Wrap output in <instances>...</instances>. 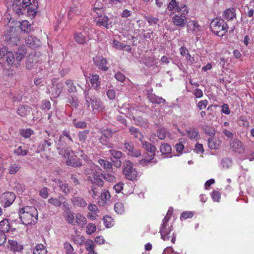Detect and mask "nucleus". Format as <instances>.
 <instances>
[{"instance_id": "nucleus-51", "label": "nucleus", "mask_w": 254, "mask_h": 254, "mask_svg": "<svg viewBox=\"0 0 254 254\" xmlns=\"http://www.w3.org/2000/svg\"><path fill=\"white\" fill-rule=\"evenodd\" d=\"M103 220L104 225L107 228H110L114 225L113 219L109 216H106L103 217Z\"/></svg>"}, {"instance_id": "nucleus-11", "label": "nucleus", "mask_w": 254, "mask_h": 254, "mask_svg": "<svg viewBox=\"0 0 254 254\" xmlns=\"http://www.w3.org/2000/svg\"><path fill=\"white\" fill-rule=\"evenodd\" d=\"M71 201L73 206L75 208H84L87 205L86 200L83 197L80 196L77 191L73 193Z\"/></svg>"}, {"instance_id": "nucleus-30", "label": "nucleus", "mask_w": 254, "mask_h": 254, "mask_svg": "<svg viewBox=\"0 0 254 254\" xmlns=\"http://www.w3.org/2000/svg\"><path fill=\"white\" fill-rule=\"evenodd\" d=\"M8 244L9 245V248L13 252H19L23 249L22 245L18 244V243L14 240H8Z\"/></svg>"}, {"instance_id": "nucleus-43", "label": "nucleus", "mask_w": 254, "mask_h": 254, "mask_svg": "<svg viewBox=\"0 0 254 254\" xmlns=\"http://www.w3.org/2000/svg\"><path fill=\"white\" fill-rule=\"evenodd\" d=\"M90 82L95 89H97L100 86L99 76L98 74H92L90 77Z\"/></svg>"}, {"instance_id": "nucleus-41", "label": "nucleus", "mask_w": 254, "mask_h": 254, "mask_svg": "<svg viewBox=\"0 0 254 254\" xmlns=\"http://www.w3.org/2000/svg\"><path fill=\"white\" fill-rule=\"evenodd\" d=\"M188 136L190 139H197L199 137V132L196 128L190 129L187 131Z\"/></svg>"}, {"instance_id": "nucleus-37", "label": "nucleus", "mask_w": 254, "mask_h": 254, "mask_svg": "<svg viewBox=\"0 0 254 254\" xmlns=\"http://www.w3.org/2000/svg\"><path fill=\"white\" fill-rule=\"evenodd\" d=\"M148 97L149 101L153 103L160 104L165 102V100L162 97L156 96L154 94H150Z\"/></svg>"}, {"instance_id": "nucleus-6", "label": "nucleus", "mask_w": 254, "mask_h": 254, "mask_svg": "<svg viewBox=\"0 0 254 254\" xmlns=\"http://www.w3.org/2000/svg\"><path fill=\"white\" fill-rule=\"evenodd\" d=\"M228 26L222 18L213 19L210 23V28L218 36H223L227 32Z\"/></svg>"}, {"instance_id": "nucleus-4", "label": "nucleus", "mask_w": 254, "mask_h": 254, "mask_svg": "<svg viewBox=\"0 0 254 254\" xmlns=\"http://www.w3.org/2000/svg\"><path fill=\"white\" fill-rule=\"evenodd\" d=\"M101 168L97 165L92 163L89 167H87L84 170V174L86 175L92 174L87 178V180L90 182L93 185H96L99 187H102L104 185V181L102 179V174Z\"/></svg>"}, {"instance_id": "nucleus-32", "label": "nucleus", "mask_w": 254, "mask_h": 254, "mask_svg": "<svg viewBox=\"0 0 254 254\" xmlns=\"http://www.w3.org/2000/svg\"><path fill=\"white\" fill-rule=\"evenodd\" d=\"M47 251L43 244L37 245L33 249V254H47Z\"/></svg>"}, {"instance_id": "nucleus-23", "label": "nucleus", "mask_w": 254, "mask_h": 254, "mask_svg": "<svg viewBox=\"0 0 254 254\" xmlns=\"http://www.w3.org/2000/svg\"><path fill=\"white\" fill-rule=\"evenodd\" d=\"M52 143L50 141V139H45L40 143L38 148L37 152L39 153L41 151H50V148H49Z\"/></svg>"}, {"instance_id": "nucleus-14", "label": "nucleus", "mask_w": 254, "mask_h": 254, "mask_svg": "<svg viewBox=\"0 0 254 254\" xmlns=\"http://www.w3.org/2000/svg\"><path fill=\"white\" fill-rule=\"evenodd\" d=\"M15 195L14 193L11 192H6L4 193L1 197V202L3 204L4 207L9 206L14 201Z\"/></svg>"}, {"instance_id": "nucleus-58", "label": "nucleus", "mask_w": 254, "mask_h": 254, "mask_svg": "<svg viewBox=\"0 0 254 254\" xmlns=\"http://www.w3.org/2000/svg\"><path fill=\"white\" fill-rule=\"evenodd\" d=\"M145 18L148 22L149 25L151 26L156 25L159 22V19L158 18L152 16H146Z\"/></svg>"}, {"instance_id": "nucleus-25", "label": "nucleus", "mask_w": 254, "mask_h": 254, "mask_svg": "<svg viewBox=\"0 0 254 254\" xmlns=\"http://www.w3.org/2000/svg\"><path fill=\"white\" fill-rule=\"evenodd\" d=\"M75 225L84 228L87 224V220L85 217L80 213L75 214Z\"/></svg>"}, {"instance_id": "nucleus-21", "label": "nucleus", "mask_w": 254, "mask_h": 254, "mask_svg": "<svg viewBox=\"0 0 254 254\" xmlns=\"http://www.w3.org/2000/svg\"><path fill=\"white\" fill-rule=\"evenodd\" d=\"M158 63L157 59L154 57H148L144 61L145 65L149 67H153V69L155 68L156 69L155 71V73H158L159 71V67L157 65Z\"/></svg>"}, {"instance_id": "nucleus-52", "label": "nucleus", "mask_w": 254, "mask_h": 254, "mask_svg": "<svg viewBox=\"0 0 254 254\" xmlns=\"http://www.w3.org/2000/svg\"><path fill=\"white\" fill-rule=\"evenodd\" d=\"M65 84L67 87V90L69 92H75L76 91V87L71 80H67L65 81Z\"/></svg>"}, {"instance_id": "nucleus-13", "label": "nucleus", "mask_w": 254, "mask_h": 254, "mask_svg": "<svg viewBox=\"0 0 254 254\" xmlns=\"http://www.w3.org/2000/svg\"><path fill=\"white\" fill-rule=\"evenodd\" d=\"M63 209L65 213V219L66 222L72 226L75 225V214L73 212L70 210L68 206L65 205V202H64L63 204Z\"/></svg>"}, {"instance_id": "nucleus-16", "label": "nucleus", "mask_w": 254, "mask_h": 254, "mask_svg": "<svg viewBox=\"0 0 254 254\" xmlns=\"http://www.w3.org/2000/svg\"><path fill=\"white\" fill-rule=\"evenodd\" d=\"M124 147L127 151H128L129 155L134 157H138L141 155L140 152L134 148L131 142L126 141L125 143Z\"/></svg>"}, {"instance_id": "nucleus-39", "label": "nucleus", "mask_w": 254, "mask_h": 254, "mask_svg": "<svg viewBox=\"0 0 254 254\" xmlns=\"http://www.w3.org/2000/svg\"><path fill=\"white\" fill-rule=\"evenodd\" d=\"M108 18L107 16L103 15L99 16L98 18L96 19V22L100 25L103 26L107 28H109L108 24Z\"/></svg>"}, {"instance_id": "nucleus-5", "label": "nucleus", "mask_w": 254, "mask_h": 254, "mask_svg": "<svg viewBox=\"0 0 254 254\" xmlns=\"http://www.w3.org/2000/svg\"><path fill=\"white\" fill-rule=\"evenodd\" d=\"M85 104L89 110H91L94 113L103 111L104 106L101 100L91 94V90L84 91Z\"/></svg>"}, {"instance_id": "nucleus-27", "label": "nucleus", "mask_w": 254, "mask_h": 254, "mask_svg": "<svg viewBox=\"0 0 254 254\" xmlns=\"http://www.w3.org/2000/svg\"><path fill=\"white\" fill-rule=\"evenodd\" d=\"M111 195L108 190L104 189L101 192L98 201L102 205L106 203L110 198Z\"/></svg>"}, {"instance_id": "nucleus-61", "label": "nucleus", "mask_w": 254, "mask_h": 254, "mask_svg": "<svg viewBox=\"0 0 254 254\" xmlns=\"http://www.w3.org/2000/svg\"><path fill=\"white\" fill-rule=\"evenodd\" d=\"M7 63L12 64L14 62V54L11 52H6L5 53V57L4 58Z\"/></svg>"}, {"instance_id": "nucleus-17", "label": "nucleus", "mask_w": 254, "mask_h": 254, "mask_svg": "<svg viewBox=\"0 0 254 254\" xmlns=\"http://www.w3.org/2000/svg\"><path fill=\"white\" fill-rule=\"evenodd\" d=\"M93 61L95 65L100 69L104 71L107 70L109 68L106 65L107 60L102 56H97L93 58Z\"/></svg>"}, {"instance_id": "nucleus-7", "label": "nucleus", "mask_w": 254, "mask_h": 254, "mask_svg": "<svg viewBox=\"0 0 254 254\" xmlns=\"http://www.w3.org/2000/svg\"><path fill=\"white\" fill-rule=\"evenodd\" d=\"M18 26H9L5 33L4 39L7 44L11 46L17 45L19 41Z\"/></svg>"}, {"instance_id": "nucleus-44", "label": "nucleus", "mask_w": 254, "mask_h": 254, "mask_svg": "<svg viewBox=\"0 0 254 254\" xmlns=\"http://www.w3.org/2000/svg\"><path fill=\"white\" fill-rule=\"evenodd\" d=\"M98 162L106 171H110L112 169V164L106 160L100 159L99 160Z\"/></svg>"}, {"instance_id": "nucleus-38", "label": "nucleus", "mask_w": 254, "mask_h": 254, "mask_svg": "<svg viewBox=\"0 0 254 254\" xmlns=\"http://www.w3.org/2000/svg\"><path fill=\"white\" fill-rule=\"evenodd\" d=\"M63 196H59L58 198L51 197L48 199V203L54 206L55 207H60L62 205Z\"/></svg>"}, {"instance_id": "nucleus-42", "label": "nucleus", "mask_w": 254, "mask_h": 254, "mask_svg": "<svg viewBox=\"0 0 254 254\" xmlns=\"http://www.w3.org/2000/svg\"><path fill=\"white\" fill-rule=\"evenodd\" d=\"M75 41L79 44H83L85 43V36L81 32H76L74 35Z\"/></svg>"}, {"instance_id": "nucleus-2", "label": "nucleus", "mask_w": 254, "mask_h": 254, "mask_svg": "<svg viewBox=\"0 0 254 254\" xmlns=\"http://www.w3.org/2000/svg\"><path fill=\"white\" fill-rule=\"evenodd\" d=\"M172 213L173 208H170L162 221V224L160 229V233L161 238L164 241H168L170 240L173 244H174L176 241V235L172 232V225L169 226L168 224V221Z\"/></svg>"}, {"instance_id": "nucleus-12", "label": "nucleus", "mask_w": 254, "mask_h": 254, "mask_svg": "<svg viewBox=\"0 0 254 254\" xmlns=\"http://www.w3.org/2000/svg\"><path fill=\"white\" fill-rule=\"evenodd\" d=\"M230 147L235 153L242 154L245 152L243 142L237 138H232L230 141Z\"/></svg>"}, {"instance_id": "nucleus-18", "label": "nucleus", "mask_w": 254, "mask_h": 254, "mask_svg": "<svg viewBox=\"0 0 254 254\" xmlns=\"http://www.w3.org/2000/svg\"><path fill=\"white\" fill-rule=\"evenodd\" d=\"M64 88V84L62 82H58L53 84L51 87L50 92L54 98L58 97L62 93Z\"/></svg>"}, {"instance_id": "nucleus-50", "label": "nucleus", "mask_w": 254, "mask_h": 254, "mask_svg": "<svg viewBox=\"0 0 254 254\" xmlns=\"http://www.w3.org/2000/svg\"><path fill=\"white\" fill-rule=\"evenodd\" d=\"M160 152L164 154L170 153L171 152V146L167 143L162 144L160 148Z\"/></svg>"}, {"instance_id": "nucleus-40", "label": "nucleus", "mask_w": 254, "mask_h": 254, "mask_svg": "<svg viewBox=\"0 0 254 254\" xmlns=\"http://www.w3.org/2000/svg\"><path fill=\"white\" fill-rule=\"evenodd\" d=\"M129 130L131 134L133 135L135 138H138L140 141H141L143 136L137 128L131 127L129 128Z\"/></svg>"}, {"instance_id": "nucleus-60", "label": "nucleus", "mask_w": 254, "mask_h": 254, "mask_svg": "<svg viewBox=\"0 0 254 254\" xmlns=\"http://www.w3.org/2000/svg\"><path fill=\"white\" fill-rule=\"evenodd\" d=\"M14 153L18 156H25L27 155L28 151L27 149L20 146L16 149L14 150Z\"/></svg>"}, {"instance_id": "nucleus-47", "label": "nucleus", "mask_w": 254, "mask_h": 254, "mask_svg": "<svg viewBox=\"0 0 254 254\" xmlns=\"http://www.w3.org/2000/svg\"><path fill=\"white\" fill-rule=\"evenodd\" d=\"M155 154L153 153L147 157L145 156L143 159L140 160L139 163L143 166H147L154 159Z\"/></svg>"}, {"instance_id": "nucleus-56", "label": "nucleus", "mask_w": 254, "mask_h": 254, "mask_svg": "<svg viewBox=\"0 0 254 254\" xmlns=\"http://www.w3.org/2000/svg\"><path fill=\"white\" fill-rule=\"evenodd\" d=\"M20 168L19 164H12L8 167V173L9 174L12 175L15 174Z\"/></svg>"}, {"instance_id": "nucleus-62", "label": "nucleus", "mask_w": 254, "mask_h": 254, "mask_svg": "<svg viewBox=\"0 0 254 254\" xmlns=\"http://www.w3.org/2000/svg\"><path fill=\"white\" fill-rule=\"evenodd\" d=\"M109 152L114 158L117 159H120L123 156L122 152L118 150L110 149Z\"/></svg>"}, {"instance_id": "nucleus-19", "label": "nucleus", "mask_w": 254, "mask_h": 254, "mask_svg": "<svg viewBox=\"0 0 254 254\" xmlns=\"http://www.w3.org/2000/svg\"><path fill=\"white\" fill-rule=\"evenodd\" d=\"M70 153L68 155H64L63 156L66 159V163L67 165L72 167H80L82 163L80 162L79 159L76 156H70Z\"/></svg>"}, {"instance_id": "nucleus-35", "label": "nucleus", "mask_w": 254, "mask_h": 254, "mask_svg": "<svg viewBox=\"0 0 254 254\" xmlns=\"http://www.w3.org/2000/svg\"><path fill=\"white\" fill-rule=\"evenodd\" d=\"M10 229V223L8 219H5L0 222V230L6 233L9 232Z\"/></svg>"}, {"instance_id": "nucleus-33", "label": "nucleus", "mask_w": 254, "mask_h": 254, "mask_svg": "<svg viewBox=\"0 0 254 254\" xmlns=\"http://www.w3.org/2000/svg\"><path fill=\"white\" fill-rule=\"evenodd\" d=\"M141 144L142 147L146 151L152 153H154L156 150V147L146 141H142L141 140Z\"/></svg>"}, {"instance_id": "nucleus-29", "label": "nucleus", "mask_w": 254, "mask_h": 254, "mask_svg": "<svg viewBox=\"0 0 254 254\" xmlns=\"http://www.w3.org/2000/svg\"><path fill=\"white\" fill-rule=\"evenodd\" d=\"M90 130L89 129L83 130L78 132L77 137L79 142L81 144L86 143V140L89 136Z\"/></svg>"}, {"instance_id": "nucleus-36", "label": "nucleus", "mask_w": 254, "mask_h": 254, "mask_svg": "<svg viewBox=\"0 0 254 254\" xmlns=\"http://www.w3.org/2000/svg\"><path fill=\"white\" fill-rule=\"evenodd\" d=\"M26 54L24 50L18 49L14 55V62H17L18 63L25 57Z\"/></svg>"}, {"instance_id": "nucleus-46", "label": "nucleus", "mask_w": 254, "mask_h": 254, "mask_svg": "<svg viewBox=\"0 0 254 254\" xmlns=\"http://www.w3.org/2000/svg\"><path fill=\"white\" fill-rule=\"evenodd\" d=\"M188 30L193 32L199 31L200 27L198 23L193 21H190L189 22L188 25Z\"/></svg>"}, {"instance_id": "nucleus-20", "label": "nucleus", "mask_w": 254, "mask_h": 254, "mask_svg": "<svg viewBox=\"0 0 254 254\" xmlns=\"http://www.w3.org/2000/svg\"><path fill=\"white\" fill-rule=\"evenodd\" d=\"M223 19L227 21H233L236 18V9L234 8H229L226 9L222 14Z\"/></svg>"}, {"instance_id": "nucleus-24", "label": "nucleus", "mask_w": 254, "mask_h": 254, "mask_svg": "<svg viewBox=\"0 0 254 254\" xmlns=\"http://www.w3.org/2000/svg\"><path fill=\"white\" fill-rule=\"evenodd\" d=\"M183 6H187L185 4L179 5V3L177 0H171L167 6L169 11L176 10L177 12H180L179 9L183 7Z\"/></svg>"}, {"instance_id": "nucleus-31", "label": "nucleus", "mask_w": 254, "mask_h": 254, "mask_svg": "<svg viewBox=\"0 0 254 254\" xmlns=\"http://www.w3.org/2000/svg\"><path fill=\"white\" fill-rule=\"evenodd\" d=\"M102 177L106 181L110 183H114L116 181V178L114 175V173L111 171H106V172L103 173Z\"/></svg>"}, {"instance_id": "nucleus-57", "label": "nucleus", "mask_w": 254, "mask_h": 254, "mask_svg": "<svg viewBox=\"0 0 254 254\" xmlns=\"http://www.w3.org/2000/svg\"><path fill=\"white\" fill-rule=\"evenodd\" d=\"M114 209L118 214H122L124 212L125 207L122 203L117 202L115 204Z\"/></svg>"}, {"instance_id": "nucleus-28", "label": "nucleus", "mask_w": 254, "mask_h": 254, "mask_svg": "<svg viewBox=\"0 0 254 254\" xmlns=\"http://www.w3.org/2000/svg\"><path fill=\"white\" fill-rule=\"evenodd\" d=\"M221 141L216 138H209L208 139V146L210 149H217L220 147Z\"/></svg>"}, {"instance_id": "nucleus-53", "label": "nucleus", "mask_w": 254, "mask_h": 254, "mask_svg": "<svg viewBox=\"0 0 254 254\" xmlns=\"http://www.w3.org/2000/svg\"><path fill=\"white\" fill-rule=\"evenodd\" d=\"M72 240L75 243L78 245H81L85 241V239L82 235H76L72 236Z\"/></svg>"}, {"instance_id": "nucleus-3", "label": "nucleus", "mask_w": 254, "mask_h": 254, "mask_svg": "<svg viewBox=\"0 0 254 254\" xmlns=\"http://www.w3.org/2000/svg\"><path fill=\"white\" fill-rule=\"evenodd\" d=\"M19 216L22 224L29 225L36 223L38 213L35 207L26 206L19 209Z\"/></svg>"}, {"instance_id": "nucleus-64", "label": "nucleus", "mask_w": 254, "mask_h": 254, "mask_svg": "<svg viewBox=\"0 0 254 254\" xmlns=\"http://www.w3.org/2000/svg\"><path fill=\"white\" fill-rule=\"evenodd\" d=\"M89 192L93 198H96L99 194V190L92 186L90 187V190H89Z\"/></svg>"}, {"instance_id": "nucleus-1", "label": "nucleus", "mask_w": 254, "mask_h": 254, "mask_svg": "<svg viewBox=\"0 0 254 254\" xmlns=\"http://www.w3.org/2000/svg\"><path fill=\"white\" fill-rule=\"evenodd\" d=\"M73 142L69 130H64L58 140L55 141V146L59 154L64 155L73 153L70 149V145Z\"/></svg>"}, {"instance_id": "nucleus-10", "label": "nucleus", "mask_w": 254, "mask_h": 254, "mask_svg": "<svg viewBox=\"0 0 254 254\" xmlns=\"http://www.w3.org/2000/svg\"><path fill=\"white\" fill-rule=\"evenodd\" d=\"M123 173L128 180H134L137 176V172L133 168V164L129 160H126L123 166Z\"/></svg>"}, {"instance_id": "nucleus-59", "label": "nucleus", "mask_w": 254, "mask_h": 254, "mask_svg": "<svg viewBox=\"0 0 254 254\" xmlns=\"http://www.w3.org/2000/svg\"><path fill=\"white\" fill-rule=\"evenodd\" d=\"M38 6L35 5L34 6H32L31 5V3L30 4L29 6H28L27 7L26 14L27 15H29L30 16H34L36 14V9L37 8Z\"/></svg>"}, {"instance_id": "nucleus-34", "label": "nucleus", "mask_w": 254, "mask_h": 254, "mask_svg": "<svg viewBox=\"0 0 254 254\" xmlns=\"http://www.w3.org/2000/svg\"><path fill=\"white\" fill-rule=\"evenodd\" d=\"M30 110L29 106L21 105L18 108L17 113L19 115L24 117L30 113Z\"/></svg>"}, {"instance_id": "nucleus-48", "label": "nucleus", "mask_w": 254, "mask_h": 254, "mask_svg": "<svg viewBox=\"0 0 254 254\" xmlns=\"http://www.w3.org/2000/svg\"><path fill=\"white\" fill-rule=\"evenodd\" d=\"M155 154L153 153L147 157L145 156L143 159L140 160L139 163L143 166H147L154 159Z\"/></svg>"}, {"instance_id": "nucleus-9", "label": "nucleus", "mask_w": 254, "mask_h": 254, "mask_svg": "<svg viewBox=\"0 0 254 254\" xmlns=\"http://www.w3.org/2000/svg\"><path fill=\"white\" fill-rule=\"evenodd\" d=\"M31 3L30 0H13L12 9L18 15L26 14L27 7Z\"/></svg>"}, {"instance_id": "nucleus-22", "label": "nucleus", "mask_w": 254, "mask_h": 254, "mask_svg": "<svg viewBox=\"0 0 254 254\" xmlns=\"http://www.w3.org/2000/svg\"><path fill=\"white\" fill-rule=\"evenodd\" d=\"M26 43L31 48H36L40 45V40L32 35H29L26 38Z\"/></svg>"}, {"instance_id": "nucleus-54", "label": "nucleus", "mask_w": 254, "mask_h": 254, "mask_svg": "<svg viewBox=\"0 0 254 254\" xmlns=\"http://www.w3.org/2000/svg\"><path fill=\"white\" fill-rule=\"evenodd\" d=\"M85 246L86 250L88 252V253H90L91 252H94V249L95 248V245L92 240H87L85 242Z\"/></svg>"}, {"instance_id": "nucleus-63", "label": "nucleus", "mask_w": 254, "mask_h": 254, "mask_svg": "<svg viewBox=\"0 0 254 254\" xmlns=\"http://www.w3.org/2000/svg\"><path fill=\"white\" fill-rule=\"evenodd\" d=\"M80 12V8L78 6L71 7L68 14V18H72V14H79Z\"/></svg>"}, {"instance_id": "nucleus-15", "label": "nucleus", "mask_w": 254, "mask_h": 254, "mask_svg": "<svg viewBox=\"0 0 254 254\" xmlns=\"http://www.w3.org/2000/svg\"><path fill=\"white\" fill-rule=\"evenodd\" d=\"M39 57L35 54H31L28 55L26 61V68L30 70L37 65L39 62Z\"/></svg>"}, {"instance_id": "nucleus-8", "label": "nucleus", "mask_w": 254, "mask_h": 254, "mask_svg": "<svg viewBox=\"0 0 254 254\" xmlns=\"http://www.w3.org/2000/svg\"><path fill=\"white\" fill-rule=\"evenodd\" d=\"M180 12L178 14H175L172 17V22L175 26L183 27L187 23L186 15L189 13L187 6H183L179 9Z\"/></svg>"}, {"instance_id": "nucleus-55", "label": "nucleus", "mask_w": 254, "mask_h": 254, "mask_svg": "<svg viewBox=\"0 0 254 254\" xmlns=\"http://www.w3.org/2000/svg\"><path fill=\"white\" fill-rule=\"evenodd\" d=\"M168 134V131L164 128H160L157 131V136L161 140L165 139Z\"/></svg>"}, {"instance_id": "nucleus-26", "label": "nucleus", "mask_w": 254, "mask_h": 254, "mask_svg": "<svg viewBox=\"0 0 254 254\" xmlns=\"http://www.w3.org/2000/svg\"><path fill=\"white\" fill-rule=\"evenodd\" d=\"M54 181L56 182V183L58 184V186L60 188V190L65 194H67L70 192L71 187L69 186L68 184L62 182L59 180L55 179Z\"/></svg>"}, {"instance_id": "nucleus-45", "label": "nucleus", "mask_w": 254, "mask_h": 254, "mask_svg": "<svg viewBox=\"0 0 254 254\" xmlns=\"http://www.w3.org/2000/svg\"><path fill=\"white\" fill-rule=\"evenodd\" d=\"M221 165L224 169H227L232 165V160L229 158H224L221 161Z\"/></svg>"}, {"instance_id": "nucleus-49", "label": "nucleus", "mask_w": 254, "mask_h": 254, "mask_svg": "<svg viewBox=\"0 0 254 254\" xmlns=\"http://www.w3.org/2000/svg\"><path fill=\"white\" fill-rule=\"evenodd\" d=\"M72 124L76 128H84L87 127V123L86 122L79 121L77 119L73 120Z\"/></svg>"}]
</instances>
